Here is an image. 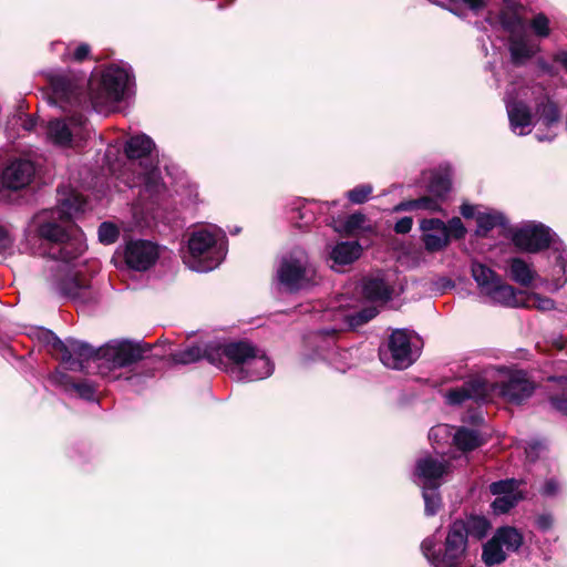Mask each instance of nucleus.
<instances>
[{"label":"nucleus","instance_id":"obj_52","mask_svg":"<svg viewBox=\"0 0 567 567\" xmlns=\"http://www.w3.org/2000/svg\"><path fill=\"white\" fill-rule=\"evenodd\" d=\"M559 492V483L556 478H548L540 488V494L545 497H554Z\"/></svg>","mask_w":567,"mask_h":567},{"label":"nucleus","instance_id":"obj_11","mask_svg":"<svg viewBox=\"0 0 567 567\" xmlns=\"http://www.w3.org/2000/svg\"><path fill=\"white\" fill-rule=\"evenodd\" d=\"M381 361L392 369L402 370L413 363L411 339L403 329L394 330L388 341V350L380 352Z\"/></svg>","mask_w":567,"mask_h":567},{"label":"nucleus","instance_id":"obj_49","mask_svg":"<svg viewBox=\"0 0 567 567\" xmlns=\"http://www.w3.org/2000/svg\"><path fill=\"white\" fill-rule=\"evenodd\" d=\"M72 388L78 392V394L85 400H93L95 395V388L92 383L82 381V382H72Z\"/></svg>","mask_w":567,"mask_h":567},{"label":"nucleus","instance_id":"obj_48","mask_svg":"<svg viewBox=\"0 0 567 567\" xmlns=\"http://www.w3.org/2000/svg\"><path fill=\"white\" fill-rule=\"evenodd\" d=\"M415 209H425L431 212H439L441 210V206L437 203V198H435L433 195L431 196H421L419 198L414 199Z\"/></svg>","mask_w":567,"mask_h":567},{"label":"nucleus","instance_id":"obj_54","mask_svg":"<svg viewBox=\"0 0 567 567\" xmlns=\"http://www.w3.org/2000/svg\"><path fill=\"white\" fill-rule=\"evenodd\" d=\"M91 47L87 43H81L73 52L72 59L75 62H83L89 59Z\"/></svg>","mask_w":567,"mask_h":567},{"label":"nucleus","instance_id":"obj_39","mask_svg":"<svg viewBox=\"0 0 567 567\" xmlns=\"http://www.w3.org/2000/svg\"><path fill=\"white\" fill-rule=\"evenodd\" d=\"M203 359L207 360L210 364L218 368L227 369V361L224 354V344L208 343L202 349Z\"/></svg>","mask_w":567,"mask_h":567},{"label":"nucleus","instance_id":"obj_13","mask_svg":"<svg viewBox=\"0 0 567 567\" xmlns=\"http://www.w3.org/2000/svg\"><path fill=\"white\" fill-rule=\"evenodd\" d=\"M499 396L507 403L520 405L535 392L536 384L527 378L526 372L519 370L512 373L506 381L495 383Z\"/></svg>","mask_w":567,"mask_h":567},{"label":"nucleus","instance_id":"obj_2","mask_svg":"<svg viewBox=\"0 0 567 567\" xmlns=\"http://www.w3.org/2000/svg\"><path fill=\"white\" fill-rule=\"evenodd\" d=\"M47 81L51 90L50 103L59 105L64 112H72L69 116L71 124L84 126L87 118L83 111L91 110L92 105L89 81L72 71L50 72Z\"/></svg>","mask_w":567,"mask_h":567},{"label":"nucleus","instance_id":"obj_64","mask_svg":"<svg viewBox=\"0 0 567 567\" xmlns=\"http://www.w3.org/2000/svg\"><path fill=\"white\" fill-rule=\"evenodd\" d=\"M539 66L546 73L553 74V66L550 64H548L547 62H545L544 60L539 61Z\"/></svg>","mask_w":567,"mask_h":567},{"label":"nucleus","instance_id":"obj_58","mask_svg":"<svg viewBox=\"0 0 567 567\" xmlns=\"http://www.w3.org/2000/svg\"><path fill=\"white\" fill-rule=\"evenodd\" d=\"M472 11L478 12L486 7L484 0H462Z\"/></svg>","mask_w":567,"mask_h":567},{"label":"nucleus","instance_id":"obj_47","mask_svg":"<svg viewBox=\"0 0 567 567\" xmlns=\"http://www.w3.org/2000/svg\"><path fill=\"white\" fill-rule=\"evenodd\" d=\"M533 32L538 38H547L550 34L549 19L543 12L537 13L529 23Z\"/></svg>","mask_w":567,"mask_h":567},{"label":"nucleus","instance_id":"obj_15","mask_svg":"<svg viewBox=\"0 0 567 567\" xmlns=\"http://www.w3.org/2000/svg\"><path fill=\"white\" fill-rule=\"evenodd\" d=\"M125 264L136 271L148 270L158 259L157 245L150 240H132L126 244L124 252Z\"/></svg>","mask_w":567,"mask_h":567},{"label":"nucleus","instance_id":"obj_7","mask_svg":"<svg viewBox=\"0 0 567 567\" xmlns=\"http://www.w3.org/2000/svg\"><path fill=\"white\" fill-rule=\"evenodd\" d=\"M190 267L200 272L215 269L223 257L216 237L206 229L194 231L188 239Z\"/></svg>","mask_w":567,"mask_h":567},{"label":"nucleus","instance_id":"obj_6","mask_svg":"<svg viewBox=\"0 0 567 567\" xmlns=\"http://www.w3.org/2000/svg\"><path fill=\"white\" fill-rule=\"evenodd\" d=\"M128 82V73L117 65L107 66L95 83L89 81L91 109L97 110L109 103L120 102Z\"/></svg>","mask_w":567,"mask_h":567},{"label":"nucleus","instance_id":"obj_43","mask_svg":"<svg viewBox=\"0 0 567 567\" xmlns=\"http://www.w3.org/2000/svg\"><path fill=\"white\" fill-rule=\"evenodd\" d=\"M365 220L367 217L364 214L359 212L353 213L346 218V220L339 228H337V230L346 235H353L357 230L362 228Z\"/></svg>","mask_w":567,"mask_h":567},{"label":"nucleus","instance_id":"obj_25","mask_svg":"<svg viewBox=\"0 0 567 567\" xmlns=\"http://www.w3.org/2000/svg\"><path fill=\"white\" fill-rule=\"evenodd\" d=\"M508 264L511 279L523 287H529L536 277L530 266L519 257L511 258Z\"/></svg>","mask_w":567,"mask_h":567},{"label":"nucleus","instance_id":"obj_26","mask_svg":"<svg viewBox=\"0 0 567 567\" xmlns=\"http://www.w3.org/2000/svg\"><path fill=\"white\" fill-rule=\"evenodd\" d=\"M44 341L48 346L51 347L55 358L60 360L65 369L80 368L79 361L70 358L69 351L66 349V342L62 341L54 332L47 330L44 332Z\"/></svg>","mask_w":567,"mask_h":567},{"label":"nucleus","instance_id":"obj_14","mask_svg":"<svg viewBox=\"0 0 567 567\" xmlns=\"http://www.w3.org/2000/svg\"><path fill=\"white\" fill-rule=\"evenodd\" d=\"M491 386L482 377H472L462 385L450 389L446 392V402L450 405H461L472 400L476 403H485L489 400Z\"/></svg>","mask_w":567,"mask_h":567},{"label":"nucleus","instance_id":"obj_35","mask_svg":"<svg viewBox=\"0 0 567 567\" xmlns=\"http://www.w3.org/2000/svg\"><path fill=\"white\" fill-rule=\"evenodd\" d=\"M452 182L449 174L433 173L427 185V192L437 199H443L451 190Z\"/></svg>","mask_w":567,"mask_h":567},{"label":"nucleus","instance_id":"obj_20","mask_svg":"<svg viewBox=\"0 0 567 567\" xmlns=\"http://www.w3.org/2000/svg\"><path fill=\"white\" fill-rule=\"evenodd\" d=\"M66 349L69 351L70 358L79 361L80 363V368L70 369L71 371L84 372L85 362L90 360L100 361L103 359L102 347L95 349L91 344L75 339L66 340Z\"/></svg>","mask_w":567,"mask_h":567},{"label":"nucleus","instance_id":"obj_42","mask_svg":"<svg viewBox=\"0 0 567 567\" xmlns=\"http://www.w3.org/2000/svg\"><path fill=\"white\" fill-rule=\"evenodd\" d=\"M518 485L519 482L515 478L499 480L489 485V492L496 496L523 495L517 492Z\"/></svg>","mask_w":567,"mask_h":567},{"label":"nucleus","instance_id":"obj_30","mask_svg":"<svg viewBox=\"0 0 567 567\" xmlns=\"http://www.w3.org/2000/svg\"><path fill=\"white\" fill-rule=\"evenodd\" d=\"M506 223L507 219L502 213H478L476 215L477 229L475 235L477 237H486L495 227L505 226Z\"/></svg>","mask_w":567,"mask_h":567},{"label":"nucleus","instance_id":"obj_57","mask_svg":"<svg viewBox=\"0 0 567 567\" xmlns=\"http://www.w3.org/2000/svg\"><path fill=\"white\" fill-rule=\"evenodd\" d=\"M460 212L462 214V216L466 219H470V218H473L475 216V206L474 205H471V204H467V203H464L461 205L460 207Z\"/></svg>","mask_w":567,"mask_h":567},{"label":"nucleus","instance_id":"obj_18","mask_svg":"<svg viewBox=\"0 0 567 567\" xmlns=\"http://www.w3.org/2000/svg\"><path fill=\"white\" fill-rule=\"evenodd\" d=\"M154 147L155 144L150 136L145 134L135 135L126 141L124 153L128 159H141V164L144 161L148 162V164H145V173H148L154 168L153 163L150 161V155Z\"/></svg>","mask_w":567,"mask_h":567},{"label":"nucleus","instance_id":"obj_27","mask_svg":"<svg viewBox=\"0 0 567 567\" xmlns=\"http://www.w3.org/2000/svg\"><path fill=\"white\" fill-rule=\"evenodd\" d=\"M454 445L463 453L472 452L483 445V440L476 430L460 427L453 436Z\"/></svg>","mask_w":567,"mask_h":567},{"label":"nucleus","instance_id":"obj_59","mask_svg":"<svg viewBox=\"0 0 567 567\" xmlns=\"http://www.w3.org/2000/svg\"><path fill=\"white\" fill-rule=\"evenodd\" d=\"M11 245V239L9 237L8 230L0 226V247L1 248H8Z\"/></svg>","mask_w":567,"mask_h":567},{"label":"nucleus","instance_id":"obj_17","mask_svg":"<svg viewBox=\"0 0 567 567\" xmlns=\"http://www.w3.org/2000/svg\"><path fill=\"white\" fill-rule=\"evenodd\" d=\"M524 295L523 291L517 290L515 287L505 282L502 276L496 280L485 296L491 298L494 302L501 303L505 307L512 308H527L528 303L522 300L518 296Z\"/></svg>","mask_w":567,"mask_h":567},{"label":"nucleus","instance_id":"obj_36","mask_svg":"<svg viewBox=\"0 0 567 567\" xmlns=\"http://www.w3.org/2000/svg\"><path fill=\"white\" fill-rule=\"evenodd\" d=\"M440 486H423L424 513L426 516H434L442 507V496L439 492Z\"/></svg>","mask_w":567,"mask_h":567},{"label":"nucleus","instance_id":"obj_19","mask_svg":"<svg viewBox=\"0 0 567 567\" xmlns=\"http://www.w3.org/2000/svg\"><path fill=\"white\" fill-rule=\"evenodd\" d=\"M420 229L422 231L444 230L449 236V243H451V239H463L467 233L460 217H453L447 223L440 218H424L420 221Z\"/></svg>","mask_w":567,"mask_h":567},{"label":"nucleus","instance_id":"obj_23","mask_svg":"<svg viewBox=\"0 0 567 567\" xmlns=\"http://www.w3.org/2000/svg\"><path fill=\"white\" fill-rule=\"evenodd\" d=\"M535 114L538 116V121L547 128L558 124L561 118L558 104L546 94L536 100Z\"/></svg>","mask_w":567,"mask_h":567},{"label":"nucleus","instance_id":"obj_33","mask_svg":"<svg viewBox=\"0 0 567 567\" xmlns=\"http://www.w3.org/2000/svg\"><path fill=\"white\" fill-rule=\"evenodd\" d=\"M48 135L54 144L66 146L72 142V132L68 124L62 120H53L49 122Z\"/></svg>","mask_w":567,"mask_h":567},{"label":"nucleus","instance_id":"obj_37","mask_svg":"<svg viewBox=\"0 0 567 567\" xmlns=\"http://www.w3.org/2000/svg\"><path fill=\"white\" fill-rule=\"evenodd\" d=\"M464 525L467 529V537L471 535L476 539L481 540L486 537L491 523L484 516L471 515L467 519H464Z\"/></svg>","mask_w":567,"mask_h":567},{"label":"nucleus","instance_id":"obj_9","mask_svg":"<svg viewBox=\"0 0 567 567\" xmlns=\"http://www.w3.org/2000/svg\"><path fill=\"white\" fill-rule=\"evenodd\" d=\"M35 176V165L27 158L10 161L1 173L0 198L13 202L12 195L28 187Z\"/></svg>","mask_w":567,"mask_h":567},{"label":"nucleus","instance_id":"obj_60","mask_svg":"<svg viewBox=\"0 0 567 567\" xmlns=\"http://www.w3.org/2000/svg\"><path fill=\"white\" fill-rule=\"evenodd\" d=\"M339 334V330L333 328H323L318 331V336L322 338H331L334 339Z\"/></svg>","mask_w":567,"mask_h":567},{"label":"nucleus","instance_id":"obj_21","mask_svg":"<svg viewBox=\"0 0 567 567\" xmlns=\"http://www.w3.org/2000/svg\"><path fill=\"white\" fill-rule=\"evenodd\" d=\"M508 50L512 63L515 66H522L535 56L539 51V47L532 44L525 39L524 34H522L508 38Z\"/></svg>","mask_w":567,"mask_h":567},{"label":"nucleus","instance_id":"obj_56","mask_svg":"<svg viewBox=\"0 0 567 567\" xmlns=\"http://www.w3.org/2000/svg\"><path fill=\"white\" fill-rule=\"evenodd\" d=\"M412 210H416L414 199L402 200L398 205H395L393 208V212H395V213L412 212Z\"/></svg>","mask_w":567,"mask_h":567},{"label":"nucleus","instance_id":"obj_32","mask_svg":"<svg viewBox=\"0 0 567 567\" xmlns=\"http://www.w3.org/2000/svg\"><path fill=\"white\" fill-rule=\"evenodd\" d=\"M494 536L497 538L502 546L504 545L506 549L511 551H517L524 543L522 533L512 526H503L497 528Z\"/></svg>","mask_w":567,"mask_h":567},{"label":"nucleus","instance_id":"obj_62","mask_svg":"<svg viewBox=\"0 0 567 567\" xmlns=\"http://www.w3.org/2000/svg\"><path fill=\"white\" fill-rule=\"evenodd\" d=\"M554 60L558 63H560L566 70H567V51L558 52Z\"/></svg>","mask_w":567,"mask_h":567},{"label":"nucleus","instance_id":"obj_22","mask_svg":"<svg viewBox=\"0 0 567 567\" xmlns=\"http://www.w3.org/2000/svg\"><path fill=\"white\" fill-rule=\"evenodd\" d=\"M393 288L383 278H365L362 284V296L364 299L375 302H388L392 299Z\"/></svg>","mask_w":567,"mask_h":567},{"label":"nucleus","instance_id":"obj_28","mask_svg":"<svg viewBox=\"0 0 567 567\" xmlns=\"http://www.w3.org/2000/svg\"><path fill=\"white\" fill-rule=\"evenodd\" d=\"M471 274L477 284V287L484 295L486 290L495 285L496 280L501 277V275H498L495 270L478 261L472 262Z\"/></svg>","mask_w":567,"mask_h":567},{"label":"nucleus","instance_id":"obj_40","mask_svg":"<svg viewBox=\"0 0 567 567\" xmlns=\"http://www.w3.org/2000/svg\"><path fill=\"white\" fill-rule=\"evenodd\" d=\"M379 313L375 307H367L354 313L347 315L344 320L350 329H357L377 317Z\"/></svg>","mask_w":567,"mask_h":567},{"label":"nucleus","instance_id":"obj_8","mask_svg":"<svg viewBox=\"0 0 567 567\" xmlns=\"http://www.w3.org/2000/svg\"><path fill=\"white\" fill-rule=\"evenodd\" d=\"M155 346L151 343H133L122 341L116 346L102 347V360L109 364V368H124L141 360H147L152 363L159 362L164 354H148Z\"/></svg>","mask_w":567,"mask_h":567},{"label":"nucleus","instance_id":"obj_16","mask_svg":"<svg viewBox=\"0 0 567 567\" xmlns=\"http://www.w3.org/2000/svg\"><path fill=\"white\" fill-rule=\"evenodd\" d=\"M447 472L449 463L431 455L419 458L414 470V474L423 480V486H432V484L441 486L440 481Z\"/></svg>","mask_w":567,"mask_h":567},{"label":"nucleus","instance_id":"obj_12","mask_svg":"<svg viewBox=\"0 0 567 567\" xmlns=\"http://www.w3.org/2000/svg\"><path fill=\"white\" fill-rule=\"evenodd\" d=\"M55 286L61 296L74 302L90 303L95 300L91 280L81 271L69 270L56 278Z\"/></svg>","mask_w":567,"mask_h":567},{"label":"nucleus","instance_id":"obj_10","mask_svg":"<svg viewBox=\"0 0 567 567\" xmlns=\"http://www.w3.org/2000/svg\"><path fill=\"white\" fill-rule=\"evenodd\" d=\"M553 230L542 224H528L513 230L511 240L517 250L528 254H538L548 249L554 241Z\"/></svg>","mask_w":567,"mask_h":567},{"label":"nucleus","instance_id":"obj_34","mask_svg":"<svg viewBox=\"0 0 567 567\" xmlns=\"http://www.w3.org/2000/svg\"><path fill=\"white\" fill-rule=\"evenodd\" d=\"M422 233L421 240L425 250L430 254L442 251L450 245L449 236H446L444 230H430Z\"/></svg>","mask_w":567,"mask_h":567},{"label":"nucleus","instance_id":"obj_53","mask_svg":"<svg viewBox=\"0 0 567 567\" xmlns=\"http://www.w3.org/2000/svg\"><path fill=\"white\" fill-rule=\"evenodd\" d=\"M412 226H413V218L410 216H404L395 223L393 230L395 234L405 235L411 231Z\"/></svg>","mask_w":567,"mask_h":567},{"label":"nucleus","instance_id":"obj_61","mask_svg":"<svg viewBox=\"0 0 567 567\" xmlns=\"http://www.w3.org/2000/svg\"><path fill=\"white\" fill-rule=\"evenodd\" d=\"M37 125V120L31 117V116H27L22 123V127L25 130V131H32Z\"/></svg>","mask_w":567,"mask_h":567},{"label":"nucleus","instance_id":"obj_1","mask_svg":"<svg viewBox=\"0 0 567 567\" xmlns=\"http://www.w3.org/2000/svg\"><path fill=\"white\" fill-rule=\"evenodd\" d=\"M85 204L81 194L70 192L58 199L56 207L37 215L35 233L49 258L68 264L86 250L84 233L73 219V214L83 212Z\"/></svg>","mask_w":567,"mask_h":567},{"label":"nucleus","instance_id":"obj_5","mask_svg":"<svg viewBox=\"0 0 567 567\" xmlns=\"http://www.w3.org/2000/svg\"><path fill=\"white\" fill-rule=\"evenodd\" d=\"M316 269L308 254L292 249L282 256L277 269V279L287 292L296 293L315 285Z\"/></svg>","mask_w":567,"mask_h":567},{"label":"nucleus","instance_id":"obj_50","mask_svg":"<svg viewBox=\"0 0 567 567\" xmlns=\"http://www.w3.org/2000/svg\"><path fill=\"white\" fill-rule=\"evenodd\" d=\"M550 408L567 416V394H553L548 398Z\"/></svg>","mask_w":567,"mask_h":567},{"label":"nucleus","instance_id":"obj_31","mask_svg":"<svg viewBox=\"0 0 567 567\" xmlns=\"http://www.w3.org/2000/svg\"><path fill=\"white\" fill-rule=\"evenodd\" d=\"M506 558L507 555L495 536L483 545L482 560L487 567L501 565Z\"/></svg>","mask_w":567,"mask_h":567},{"label":"nucleus","instance_id":"obj_4","mask_svg":"<svg viewBox=\"0 0 567 567\" xmlns=\"http://www.w3.org/2000/svg\"><path fill=\"white\" fill-rule=\"evenodd\" d=\"M224 354L228 364L235 365L238 372L246 373L245 378L261 380L274 371V364L266 355H259L256 346L247 340L224 343Z\"/></svg>","mask_w":567,"mask_h":567},{"label":"nucleus","instance_id":"obj_3","mask_svg":"<svg viewBox=\"0 0 567 567\" xmlns=\"http://www.w3.org/2000/svg\"><path fill=\"white\" fill-rule=\"evenodd\" d=\"M468 547L467 529L464 519H454L446 528L443 547L436 549L434 536L423 539L421 550L425 558L435 567L461 565Z\"/></svg>","mask_w":567,"mask_h":567},{"label":"nucleus","instance_id":"obj_44","mask_svg":"<svg viewBox=\"0 0 567 567\" xmlns=\"http://www.w3.org/2000/svg\"><path fill=\"white\" fill-rule=\"evenodd\" d=\"M523 495H507V496H497L493 503L492 507L497 514L508 513L512 508H514L517 503L523 499Z\"/></svg>","mask_w":567,"mask_h":567},{"label":"nucleus","instance_id":"obj_55","mask_svg":"<svg viewBox=\"0 0 567 567\" xmlns=\"http://www.w3.org/2000/svg\"><path fill=\"white\" fill-rule=\"evenodd\" d=\"M536 526L542 532H547L554 526V517L551 514H542L536 518Z\"/></svg>","mask_w":567,"mask_h":567},{"label":"nucleus","instance_id":"obj_24","mask_svg":"<svg viewBox=\"0 0 567 567\" xmlns=\"http://www.w3.org/2000/svg\"><path fill=\"white\" fill-rule=\"evenodd\" d=\"M362 254V247L358 241L338 243L330 252V258L338 265H350L358 260Z\"/></svg>","mask_w":567,"mask_h":567},{"label":"nucleus","instance_id":"obj_51","mask_svg":"<svg viewBox=\"0 0 567 567\" xmlns=\"http://www.w3.org/2000/svg\"><path fill=\"white\" fill-rule=\"evenodd\" d=\"M528 299L534 300L537 302L535 307L539 310H551L555 308V301L548 297H543L539 293L532 292L528 296Z\"/></svg>","mask_w":567,"mask_h":567},{"label":"nucleus","instance_id":"obj_41","mask_svg":"<svg viewBox=\"0 0 567 567\" xmlns=\"http://www.w3.org/2000/svg\"><path fill=\"white\" fill-rule=\"evenodd\" d=\"M200 359H203V353L198 346L188 347L169 355V360L175 364H190Z\"/></svg>","mask_w":567,"mask_h":567},{"label":"nucleus","instance_id":"obj_29","mask_svg":"<svg viewBox=\"0 0 567 567\" xmlns=\"http://www.w3.org/2000/svg\"><path fill=\"white\" fill-rule=\"evenodd\" d=\"M508 120L511 127L516 130L518 127L524 128L529 126L533 121V113L529 106L522 102L516 101L507 107Z\"/></svg>","mask_w":567,"mask_h":567},{"label":"nucleus","instance_id":"obj_45","mask_svg":"<svg viewBox=\"0 0 567 567\" xmlns=\"http://www.w3.org/2000/svg\"><path fill=\"white\" fill-rule=\"evenodd\" d=\"M99 240L104 245L114 244L120 236L118 227L110 221H103L97 230Z\"/></svg>","mask_w":567,"mask_h":567},{"label":"nucleus","instance_id":"obj_63","mask_svg":"<svg viewBox=\"0 0 567 567\" xmlns=\"http://www.w3.org/2000/svg\"><path fill=\"white\" fill-rule=\"evenodd\" d=\"M556 262H557V265L560 266L563 272L566 274L567 272V262L565 261L563 255L557 256Z\"/></svg>","mask_w":567,"mask_h":567},{"label":"nucleus","instance_id":"obj_46","mask_svg":"<svg viewBox=\"0 0 567 567\" xmlns=\"http://www.w3.org/2000/svg\"><path fill=\"white\" fill-rule=\"evenodd\" d=\"M373 187L370 184H361L347 192V198L352 204H364L370 198Z\"/></svg>","mask_w":567,"mask_h":567},{"label":"nucleus","instance_id":"obj_38","mask_svg":"<svg viewBox=\"0 0 567 567\" xmlns=\"http://www.w3.org/2000/svg\"><path fill=\"white\" fill-rule=\"evenodd\" d=\"M498 19L503 30L508 32L509 37L523 34L520 30L524 27V21L516 12L502 11Z\"/></svg>","mask_w":567,"mask_h":567}]
</instances>
